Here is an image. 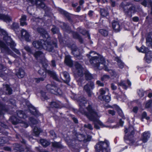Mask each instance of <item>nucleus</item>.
<instances>
[{
	"mask_svg": "<svg viewBox=\"0 0 152 152\" xmlns=\"http://www.w3.org/2000/svg\"><path fill=\"white\" fill-rule=\"evenodd\" d=\"M96 84L99 86H103L104 85V84L103 83L101 82L99 80H98L96 81Z\"/></svg>",
	"mask_w": 152,
	"mask_h": 152,
	"instance_id": "55",
	"label": "nucleus"
},
{
	"mask_svg": "<svg viewBox=\"0 0 152 152\" xmlns=\"http://www.w3.org/2000/svg\"><path fill=\"white\" fill-rule=\"evenodd\" d=\"M42 96L45 99H47L48 97L47 96L45 95V92L43 91H41L40 92Z\"/></svg>",
	"mask_w": 152,
	"mask_h": 152,
	"instance_id": "45",
	"label": "nucleus"
},
{
	"mask_svg": "<svg viewBox=\"0 0 152 152\" xmlns=\"http://www.w3.org/2000/svg\"><path fill=\"white\" fill-rule=\"evenodd\" d=\"M53 146L56 148H62L61 145L58 142H54L52 143Z\"/></svg>",
	"mask_w": 152,
	"mask_h": 152,
	"instance_id": "37",
	"label": "nucleus"
},
{
	"mask_svg": "<svg viewBox=\"0 0 152 152\" xmlns=\"http://www.w3.org/2000/svg\"><path fill=\"white\" fill-rule=\"evenodd\" d=\"M2 33H4L5 36L4 37V39L6 40V44L2 40H0V48L1 51L2 53H5L6 54L12 55V52L8 48L7 46H10L11 49L17 54L19 55H20V53L19 50L15 48V47L16 45V44L11 38L10 37L7 36L6 32L3 30H1Z\"/></svg>",
	"mask_w": 152,
	"mask_h": 152,
	"instance_id": "4",
	"label": "nucleus"
},
{
	"mask_svg": "<svg viewBox=\"0 0 152 152\" xmlns=\"http://www.w3.org/2000/svg\"><path fill=\"white\" fill-rule=\"evenodd\" d=\"M117 62L118 67L121 69L123 68L124 66V63H123L121 61L119 60H118Z\"/></svg>",
	"mask_w": 152,
	"mask_h": 152,
	"instance_id": "40",
	"label": "nucleus"
},
{
	"mask_svg": "<svg viewBox=\"0 0 152 152\" xmlns=\"http://www.w3.org/2000/svg\"><path fill=\"white\" fill-rule=\"evenodd\" d=\"M111 87L112 89L113 90H115L117 88V86H115L113 83L111 84Z\"/></svg>",
	"mask_w": 152,
	"mask_h": 152,
	"instance_id": "60",
	"label": "nucleus"
},
{
	"mask_svg": "<svg viewBox=\"0 0 152 152\" xmlns=\"http://www.w3.org/2000/svg\"><path fill=\"white\" fill-rule=\"evenodd\" d=\"M150 134L149 132H145L143 133L142 137V140L143 142H146L148 139L150 137Z\"/></svg>",
	"mask_w": 152,
	"mask_h": 152,
	"instance_id": "19",
	"label": "nucleus"
},
{
	"mask_svg": "<svg viewBox=\"0 0 152 152\" xmlns=\"http://www.w3.org/2000/svg\"><path fill=\"white\" fill-rule=\"evenodd\" d=\"M106 107L107 108L112 107L113 108H115L117 111L118 114L120 116H121V117H123L124 116L122 110L118 106L116 105H114L112 107L110 106L107 105V106Z\"/></svg>",
	"mask_w": 152,
	"mask_h": 152,
	"instance_id": "16",
	"label": "nucleus"
},
{
	"mask_svg": "<svg viewBox=\"0 0 152 152\" xmlns=\"http://www.w3.org/2000/svg\"><path fill=\"white\" fill-rule=\"evenodd\" d=\"M75 66L77 72L76 75H78L80 77L83 76V72L84 74L85 77L87 80H91L92 78L91 75L87 70L83 69L81 65L78 62L75 63Z\"/></svg>",
	"mask_w": 152,
	"mask_h": 152,
	"instance_id": "6",
	"label": "nucleus"
},
{
	"mask_svg": "<svg viewBox=\"0 0 152 152\" xmlns=\"http://www.w3.org/2000/svg\"><path fill=\"white\" fill-rule=\"evenodd\" d=\"M50 133L52 136H53V137H56V134L54 133V132L53 131H51L50 132Z\"/></svg>",
	"mask_w": 152,
	"mask_h": 152,
	"instance_id": "62",
	"label": "nucleus"
},
{
	"mask_svg": "<svg viewBox=\"0 0 152 152\" xmlns=\"http://www.w3.org/2000/svg\"><path fill=\"white\" fill-rule=\"evenodd\" d=\"M30 121L33 124H37L38 122L37 121L33 118L30 119Z\"/></svg>",
	"mask_w": 152,
	"mask_h": 152,
	"instance_id": "50",
	"label": "nucleus"
},
{
	"mask_svg": "<svg viewBox=\"0 0 152 152\" xmlns=\"http://www.w3.org/2000/svg\"><path fill=\"white\" fill-rule=\"evenodd\" d=\"M19 27V26L18 23H13L11 28L13 29L14 31L17 30Z\"/></svg>",
	"mask_w": 152,
	"mask_h": 152,
	"instance_id": "36",
	"label": "nucleus"
},
{
	"mask_svg": "<svg viewBox=\"0 0 152 152\" xmlns=\"http://www.w3.org/2000/svg\"><path fill=\"white\" fill-rule=\"evenodd\" d=\"M44 80V78L42 77L39 78H36L35 79V80L37 83H39L40 81H43Z\"/></svg>",
	"mask_w": 152,
	"mask_h": 152,
	"instance_id": "52",
	"label": "nucleus"
},
{
	"mask_svg": "<svg viewBox=\"0 0 152 152\" xmlns=\"http://www.w3.org/2000/svg\"><path fill=\"white\" fill-rule=\"evenodd\" d=\"M142 118H145L147 120H148L150 118L149 117L147 116V114L145 112H144L142 115Z\"/></svg>",
	"mask_w": 152,
	"mask_h": 152,
	"instance_id": "44",
	"label": "nucleus"
},
{
	"mask_svg": "<svg viewBox=\"0 0 152 152\" xmlns=\"http://www.w3.org/2000/svg\"><path fill=\"white\" fill-rule=\"evenodd\" d=\"M113 29L116 31L118 32L120 30V25L118 21H114L112 23Z\"/></svg>",
	"mask_w": 152,
	"mask_h": 152,
	"instance_id": "18",
	"label": "nucleus"
},
{
	"mask_svg": "<svg viewBox=\"0 0 152 152\" xmlns=\"http://www.w3.org/2000/svg\"><path fill=\"white\" fill-rule=\"evenodd\" d=\"M109 89L107 88H105L104 89L101 88L100 90V95L99 96V99H101L102 96H103L102 95L104 94L106 92H108Z\"/></svg>",
	"mask_w": 152,
	"mask_h": 152,
	"instance_id": "27",
	"label": "nucleus"
},
{
	"mask_svg": "<svg viewBox=\"0 0 152 152\" xmlns=\"http://www.w3.org/2000/svg\"><path fill=\"white\" fill-rule=\"evenodd\" d=\"M121 98H122V100L123 102H125L126 99V96L124 94H123Z\"/></svg>",
	"mask_w": 152,
	"mask_h": 152,
	"instance_id": "57",
	"label": "nucleus"
},
{
	"mask_svg": "<svg viewBox=\"0 0 152 152\" xmlns=\"http://www.w3.org/2000/svg\"><path fill=\"white\" fill-rule=\"evenodd\" d=\"M109 144V142L105 140L104 142H99L95 145V148L98 152H110Z\"/></svg>",
	"mask_w": 152,
	"mask_h": 152,
	"instance_id": "7",
	"label": "nucleus"
},
{
	"mask_svg": "<svg viewBox=\"0 0 152 152\" xmlns=\"http://www.w3.org/2000/svg\"><path fill=\"white\" fill-rule=\"evenodd\" d=\"M0 19L3 20L7 23L10 22L11 21V18L8 15H5L0 14Z\"/></svg>",
	"mask_w": 152,
	"mask_h": 152,
	"instance_id": "17",
	"label": "nucleus"
},
{
	"mask_svg": "<svg viewBox=\"0 0 152 152\" xmlns=\"http://www.w3.org/2000/svg\"><path fill=\"white\" fill-rule=\"evenodd\" d=\"M16 75L18 78H22L24 76L25 72L23 69H20L17 72Z\"/></svg>",
	"mask_w": 152,
	"mask_h": 152,
	"instance_id": "22",
	"label": "nucleus"
},
{
	"mask_svg": "<svg viewBox=\"0 0 152 152\" xmlns=\"http://www.w3.org/2000/svg\"><path fill=\"white\" fill-rule=\"evenodd\" d=\"M38 73L41 75H42L44 76H45L46 73H47L50 75L51 76L53 77L54 79H55L56 80H57V78L56 77V75L55 73L53 71L48 70H46V72H45V70L42 69H40L39 70Z\"/></svg>",
	"mask_w": 152,
	"mask_h": 152,
	"instance_id": "11",
	"label": "nucleus"
},
{
	"mask_svg": "<svg viewBox=\"0 0 152 152\" xmlns=\"http://www.w3.org/2000/svg\"><path fill=\"white\" fill-rule=\"evenodd\" d=\"M20 20H22L23 21H26V16L25 15H22L21 16V18Z\"/></svg>",
	"mask_w": 152,
	"mask_h": 152,
	"instance_id": "53",
	"label": "nucleus"
},
{
	"mask_svg": "<svg viewBox=\"0 0 152 152\" xmlns=\"http://www.w3.org/2000/svg\"><path fill=\"white\" fill-rule=\"evenodd\" d=\"M40 142L42 145L44 147H46L49 145L50 144L49 142L46 140L43 139H41L40 140Z\"/></svg>",
	"mask_w": 152,
	"mask_h": 152,
	"instance_id": "33",
	"label": "nucleus"
},
{
	"mask_svg": "<svg viewBox=\"0 0 152 152\" xmlns=\"http://www.w3.org/2000/svg\"><path fill=\"white\" fill-rule=\"evenodd\" d=\"M39 6L40 7L42 8H44L45 7V4L42 2H41L40 4L39 5Z\"/></svg>",
	"mask_w": 152,
	"mask_h": 152,
	"instance_id": "59",
	"label": "nucleus"
},
{
	"mask_svg": "<svg viewBox=\"0 0 152 152\" xmlns=\"http://www.w3.org/2000/svg\"><path fill=\"white\" fill-rule=\"evenodd\" d=\"M136 49L139 52L144 53H146L149 51L148 48L144 46H142L140 48L137 47Z\"/></svg>",
	"mask_w": 152,
	"mask_h": 152,
	"instance_id": "23",
	"label": "nucleus"
},
{
	"mask_svg": "<svg viewBox=\"0 0 152 152\" xmlns=\"http://www.w3.org/2000/svg\"><path fill=\"white\" fill-rule=\"evenodd\" d=\"M126 83H127L129 86H130L131 84V82L129 80H127L126 82L124 81H121L119 83V85L122 86L124 89H126L127 87L126 85Z\"/></svg>",
	"mask_w": 152,
	"mask_h": 152,
	"instance_id": "20",
	"label": "nucleus"
},
{
	"mask_svg": "<svg viewBox=\"0 0 152 152\" xmlns=\"http://www.w3.org/2000/svg\"><path fill=\"white\" fill-rule=\"evenodd\" d=\"M20 32L22 38L25 39V40L27 42L30 41V35L26 30L22 29L21 30Z\"/></svg>",
	"mask_w": 152,
	"mask_h": 152,
	"instance_id": "12",
	"label": "nucleus"
},
{
	"mask_svg": "<svg viewBox=\"0 0 152 152\" xmlns=\"http://www.w3.org/2000/svg\"><path fill=\"white\" fill-rule=\"evenodd\" d=\"M6 68L2 64H0V72L2 71H4Z\"/></svg>",
	"mask_w": 152,
	"mask_h": 152,
	"instance_id": "51",
	"label": "nucleus"
},
{
	"mask_svg": "<svg viewBox=\"0 0 152 152\" xmlns=\"http://www.w3.org/2000/svg\"><path fill=\"white\" fill-rule=\"evenodd\" d=\"M94 88V84L93 82H90L86 85L84 87V90L85 91L89 97H91L92 94L91 91Z\"/></svg>",
	"mask_w": 152,
	"mask_h": 152,
	"instance_id": "10",
	"label": "nucleus"
},
{
	"mask_svg": "<svg viewBox=\"0 0 152 152\" xmlns=\"http://www.w3.org/2000/svg\"><path fill=\"white\" fill-rule=\"evenodd\" d=\"M80 32L83 35L87 34L88 35V32L86 30H83V29H81L80 31Z\"/></svg>",
	"mask_w": 152,
	"mask_h": 152,
	"instance_id": "48",
	"label": "nucleus"
},
{
	"mask_svg": "<svg viewBox=\"0 0 152 152\" xmlns=\"http://www.w3.org/2000/svg\"><path fill=\"white\" fill-rule=\"evenodd\" d=\"M108 112L110 114L112 115H114L115 114V112L113 110H109L108 111Z\"/></svg>",
	"mask_w": 152,
	"mask_h": 152,
	"instance_id": "56",
	"label": "nucleus"
},
{
	"mask_svg": "<svg viewBox=\"0 0 152 152\" xmlns=\"http://www.w3.org/2000/svg\"><path fill=\"white\" fill-rule=\"evenodd\" d=\"M138 110V108L137 107H133V111L135 113H136Z\"/></svg>",
	"mask_w": 152,
	"mask_h": 152,
	"instance_id": "58",
	"label": "nucleus"
},
{
	"mask_svg": "<svg viewBox=\"0 0 152 152\" xmlns=\"http://www.w3.org/2000/svg\"><path fill=\"white\" fill-rule=\"evenodd\" d=\"M152 106V100L150 99L146 102L145 104L146 108H151Z\"/></svg>",
	"mask_w": 152,
	"mask_h": 152,
	"instance_id": "34",
	"label": "nucleus"
},
{
	"mask_svg": "<svg viewBox=\"0 0 152 152\" xmlns=\"http://www.w3.org/2000/svg\"><path fill=\"white\" fill-rule=\"evenodd\" d=\"M146 40L147 45L152 48V39L151 38L150 35H148V36Z\"/></svg>",
	"mask_w": 152,
	"mask_h": 152,
	"instance_id": "25",
	"label": "nucleus"
},
{
	"mask_svg": "<svg viewBox=\"0 0 152 152\" xmlns=\"http://www.w3.org/2000/svg\"><path fill=\"white\" fill-rule=\"evenodd\" d=\"M29 110L31 114L36 116H37L38 114V112L34 107L31 106L29 107Z\"/></svg>",
	"mask_w": 152,
	"mask_h": 152,
	"instance_id": "24",
	"label": "nucleus"
},
{
	"mask_svg": "<svg viewBox=\"0 0 152 152\" xmlns=\"http://www.w3.org/2000/svg\"><path fill=\"white\" fill-rule=\"evenodd\" d=\"M144 59L148 63H149L151 62L152 61V52L151 51H149L145 54Z\"/></svg>",
	"mask_w": 152,
	"mask_h": 152,
	"instance_id": "15",
	"label": "nucleus"
},
{
	"mask_svg": "<svg viewBox=\"0 0 152 152\" xmlns=\"http://www.w3.org/2000/svg\"><path fill=\"white\" fill-rule=\"evenodd\" d=\"M110 79V76L107 75H104L101 78L102 80L104 81H106L107 80Z\"/></svg>",
	"mask_w": 152,
	"mask_h": 152,
	"instance_id": "39",
	"label": "nucleus"
},
{
	"mask_svg": "<svg viewBox=\"0 0 152 152\" xmlns=\"http://www.w3.org/2000/svg\"><path fill=\"white\" fill-rule=\"evenodd\" d=\"M95 54L96 53L94 51L91 52L88 57L89 59L90 62L94 68L95 69H101L104 68L105 71H109L112 76H115V72L112 70L108 69L107 66L108 65V61L105 60L104 58L101 56H93L92 54Z\"/></svg>",
	"mask_w": 152,
	"mask_h": 152,
	"instance_id": "3",
	"label": "nucleus"
},
{
	"mask_svg": "<svg viewBox=\"0 0 152 152\" xmlns=\"http://www.w3.org/2000/svg\"><path fill=\"white\" fill-rule=\"evenodd\" d=\"M36 1L35 0L34 1L32 0H31L30 1L29 3H31L32 5H33L34 4H36Z\"/></svg>",
	"mask_w": 152,
	"mask_h": 152,
	"instance_id": "64",
	"label": "nucleus"
},
{
	"mask_svg": "<svg viewBox=\"0 0 152 152\" xmlns=\"http://www.w3.org/2000/svg\"><path fill=\"white\" fill-rule=\"evenodd\" d=\"M24 48L28 52L31 54H33L31 48L28 46H26L24 47Z\"/></svg>",
	"mask_w": 152,
	"mask_h": 152,
	"instance_id": "41",
	"label": "nucleus"
},
{
	"mask_svg": "<svg viewBox=\"0 0 152 152\" xmlns=\"http://www.w3.org/2000/svg\"><path fill=\"white\" fill-rule=\"evenodd\" d=\"M99 32L103 36H107L108 34V31L104 29H101L99 30Z\"/></svg>",
	"mask_w": 152,
	"mask_h": 152,
	"instance_id": "35",
	"label": "nucleus"
},
{
	"mask_svg": "<svg viewBox=\"0 0 152 152\" xmlns=\"http://www.w3.org/2000/svg\"><path fill=\"white\" fill-rule=\"evenodd\" d=\"M78 102L80 106V111L83 114L86 115L90 120L94 122L95 128L97 129H100L97 124H99L102 127H108V126L104 125L98 119V118L100 116L96 112L92 109L91 105H88V107L85 108L86 104H87V101L85 98H80L79 99Z\"/></svg>",
	"mask_w": 152,
	"mask_h": 152,
	"instance_id": "1",
	"label": "nucleus"
},
{
	"mask_svg": "<svg viewBox=\"0 0 152 152\" xmlns=\"http://www.w3.org/2000/svg\"><path fill=\"white\" fill-rule=\"evenodd\" d=\"M142 4L145 6L147 5L152 6V2L151 0H145L142 2Z\"/></svg>",
	"mask_w": 152,
	"mask_h": 152,
	"instance_id": "29",
	"label": "nucleus"
},
{
	"mask_svg": "<svg viewBox=\"0 0 152 152\" xmlns=\"http://www.w3.org/2000/svg\"><path fill=\"white\" fill-rule=\"evenodd\" d=\"M4 88L6 90L5 92V94H10L12 93V90L10 88L8 85H4Z\"/></svg>",
	"mask_w": 152,
	"mask_h": 152,
	"instance_id": "26",
	"label": "nucleus"
},
{
	"mask_svg": "<svg viewBox=\"0 0 152 152\" xmlns=\"http://www.w3.org/2000/svg\"><path fill=\"white\" fill-rule=\"evenodd\" d=\"M46 88L48 91L52 94L56 95H61L62 94L61 90L58 89L56 86H53L50 84L47 85Z\"/></svg>",
	"mask_w": 152,
	"mask_h": 152,
	"instance_id": "9",
	"label": "nucleus"
},
{
	"mask_svg": "<svg viewBox=\"0 0 152 152\" xmlns=\"http://www.w3.org/2000/svg\"><path fill=\"white\" fill-rule=\"evenodd\" d=\"M35 58L38 60H43L46 63L47 61L44 58V54L40 51L36 52L34 54Z\"/></svg>",
	"mask_w": 152,
	"mask_h": 152,
	"instance_id": "13",
	"label": "nucleus"
},
{
	"mask_svg": "<svg viewBox=\"0 0 152 152\" xmlns=\"http://www.w3.org/2000/svg\"><path fill=\"white\" fill-rule=\"evenodd\" d=\"M77 139L80 141L83 140L85 142L89 141L91 140V137L90 135H88L87 136L86 139L85 138L84 135L82 134H80L77 137Z\"/></svg>",
	"mask_w": 152,
	"mask_h": 152,
	"instance_id": "14",
	"label": "nucleus"
},
{
	"mask_svg": "<svg viewBox=\"0 0 152 152\" xmlns=\"http://www.w3.org/2000/svg\"><path fill=\"white\" fill-rule=\"evenodd\" d=\"M37 30L42 35L44 40H39L34 41L32 45L34 47L38 49L43 48L49 51H52L54 46L57 47L56 40L53 42V44L50 43V39L49 35L47 31L44 29L41 28H38Z\"/></svg>",
	"mask_w": 152,
	"mask_h": 152,
	"instance_id": "2",
	"label": "nucleus"
},
{
	"mask_svg": "<svg viewBox=\"0 0 152 152\" xmlns=\"http://www.w3.org/2000/svg\"><path fill=\"white\" fill-rule=\"evenodd\" d=\"M61 104V103L59 102H52L50 104V106L51 107L58 108L59 107Z\"/></svg>",
	"mask_w": 152,
	"mask_h": 152,
	"instance_id": "28",
	"label": "nucleus"
},
{
	"mask_svg": "<svg viewBox=\"0 0 152 152\" xmlns=\"http://www.w3.org/2000/svg\"><path fill=\"white\" fill-rule=\"evenodd\" d=\"M73 36L75 38H79L80 39H81V38L79 37V35L76 32L73 33Z\"/></svg>",
	"mask_w": 152,
	"mask_h": 152,
	"instance_id": "54",
	"label": "nucleus"
},
{
	"mask_svg": "<svg viewBox=\"0 0 152 152\" xmlns=\"http://www.w3.org/2000/svg\"><path fill=\"white\" fill-rule=\"evenodd\" d=\"M65 62L67 65L71 66L72 65L73 63L71 60L70 56H66L65 57Z\"/></svg>",
	"mask_w": 152,
	"mask_h": 152,
	"instance_id": "21",
	"label": "nucleus"
},
{
	"mask_svg": "<svg viewBox=\"0 0 152 152\" xmlns=\"http://www.w3.org/2000/svg\"><path fill=\"white\" fill-rule=\"evenodd\" d=\"M139 20L138 18L137 17H134L133 18V20L134 22H137Z\"/></svg>",
	"mask_w": 152,
	"mask_h": 152,
	"instance_id": "63",
	"label": "nucleus"
},
{
	"mask_svg": "<svg viewBox=\"0 0 152 152\" xmlns=\"http://www.w3.org/2000/svg\"><path fill=\"white\" fill-rule=\"evenodd\" d=\"M1 30H3V31H5V32H6V33L7 34V36H8V34H7V32H6L4 30H3V29H1V28H0V34H1V35H2L1 36H3V37H3V40H4V42H5V43H6V40H5L4 39V36H5V34H4V33H3H3H2V32H1L2 31H1Z\"/></svg>",
	"mask_w": 152,
	"mask_h": 152,
	"instance_id": "46",
	"label": "nucleus"
},
{
	"mask_svg": "<svg viewBox=\"0 0 152 152\" xmlns=\"http://www.w3.org/2000/svg\"><path fill=\"white\" fill-rule=\"evenodd\" d=\"M51 65L53 67H55L56 66L55 62L53 60H52L51 61Z\"/></svg>",
	"mask_w": 152,
	"mask_h": 152,
	"instance_id": "61",
	"label": "nucleus"
},
{
	"mask_svg": "<svg viewBox=\"0 0 152 152\" xmlns=\"http://www.w3.org/2000/svg\"><path fill=\"white\" fill-rule=\"evenodd\" d=\"M20 25L21 26H26L27 25V24L26 21H23L22 20H20Z\"/></svg>",
	"mask_w": 152,
	"mask_h": 152,
	"instance_id": "47",
	"label": "nucleus"
},
{
	"mask_svg": "<svg viewBox=\"0 0 152 152\" xmlns=\"http://www.w3.org/2000/svg\"><path fill=\"white\" fill-rule=\"evenodd\" d=\"M101 100L107 102H109L110 100V95H108L107 96H102V98L100 99Z\"/></svg>",
	"mask_w": 152,
	"mask_h": 152,
	"instance_id": "32",
	"label": "nucleus"
},
{
	"mask_svg": "<svg viewBox=\"0 0 152 152\" xmlns=\"http://www.w3.org/2000/svg\"><path fill=\"white\" fill-rule=\"evenodd\" d=\"M137 93L139 96L142 97L144 95V91L142 90H139L137 91Z\"/></svg>",
	"mask_w": 152,
	"mask_h": 152,
	"instance_id": "43",
	"label": "nucleus"
},
{
	"mask_svg": "<svg viewBox=\"0 0 152 152\" xmlns=\"http://www.w3.org/2000/svg\"><path fill=\"white\" fill-rule=\"evenodd\" d=\"M84 127L91 130H92L93 129V127L92 126L91 124H85L84 125Z\"/></svg>",
	"mask_w": 152,
	"mask_h": 152,
	"instance_id": "42",
	"label": "nucleus"
},
{
	"mask_svg": "<svg viewBox=\"0 0 152 152\" xmlns=\"http://www.w3.org/2000/svg\"><path fill=\"white\" fill-rule=\"evenodd\" d=\"M62 74L64 75V77L66 79V80L65 81L66 83H68L70 80L69 75V74L66 72H62Z\"/></svg>",
	"mask_w": 152,
	"mask_h": 152,
	"instance_id": "31",
	"label": "nucleus"
},
{
	"mask_svg": "<svg viewBox=\"0 0 152 152\" xmlns=\"http://www.w3.org/2000/svg\"><path fill=\"white\" fill-rule=\"evenodd\" d=\"M124 132L126 134L124 137V139L129 140L131 142L132 144H134V140H130V138L132 137L134 133V128L133 127L131 126L128 129H125Z\"/></svg>",
	"mask_w": 152,
	"mask_h": 152,
	"instance_id": "8",
	"label": "nucleus"
},
{
	"mask_svg": "<svg viewBox=\"0 0 152 152\" xmlns=\"http://www.w3.org/2000/svg\"><path fill=\"white\" fill-rule=\"evenodd\" d=\"M17 117L13 116L12 118L13 119L12 121V123L14 124H16L18 123H22L23 124L22 126L25 128H26L28 126V125L25 122L23 119L26 117V116L25 113L21 110L18 111L17 112Z\"/></svg>",
	"mask_w": 152,
	"mask_h": 152,
	"instance_id": "5",
	"label": "nucleus"
},
{
	"mask_svg": "<svg viewBox=\"0 0 152 152\" xmlns=\"http://www.w3.org/2000/svg\"><path fill=\"white\" fill-rule=\"evenodd\" d=\"M52 32L54 33L55 34L57 33L58 31V29L56 27H54L52 28L51 29Z\"/></svg>",
	"mask_w": 152,
	"mask_h": 152,
	"instance_id": "49",
	"label": "nucleus"
},
{
	"mask_svg": "<svg viewBox=\"0 0 152 152\" xmlns=\"http://www.w3.org/2000/svg\"><path fill=\"white\" fill-rule=\"evenodd\" d=\"M42 132V130L37 127H35L34 129V132L35 136H38L39 134Z\"/></svg>",
	"mask_w": 152,
	"mask_h": 152,
	"instance_id": "30",
	"label": "nucleus"
},
{
	"mask_svg": "<svg viewBox=\"0 0 152 152\" xmlns=\"http://www.w3.org/2000/svg\"><path fill=\"white\" fill-rule=\"evenodd\" d=\"M100 12L101 15L103 17H105L108 14L107 12L104 9H101Z\"/></svg>",
	"mask_w": 152,
	"mask_h": 152,
	"instance_id": "38",
	"label": "nucleus"
}]
</instances>
